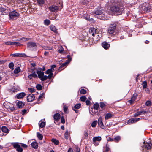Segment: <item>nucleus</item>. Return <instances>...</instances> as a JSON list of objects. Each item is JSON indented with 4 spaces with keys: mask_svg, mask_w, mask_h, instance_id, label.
Returning <instances> with one entry per match:
<instances>
[{
    "mask_svg": "<svg viewBox=\"0 0 152 152\" xmlns=\"http://www.w3.org/2000/svg\"><path fill=\"white\" fill-rule=\"evenodd\" d=\"M111 3L113 6L111 7L110 10L116 15H121L123 12L124 7L120 0H112Z\"/></svg>",
    "mask_w": 152,
    "mask_h": 152,
    "instance_id": "f257e3e1",
    "label": "nucleus"
},
{
    "mask_svg": "<svg viewBox=\"0 0 152 152\" xmlns=\"http://www.w3.org/2000/svg\"><path fill=\"white\" fill-rule=\"evenodd\" d=\"M94 13L97 15H99V18L101 20H106L108 18L107 17L106 15L104 10L102 8H98L96 9L94 12Z\"/></svg>",
    "mask_w": 152,
    "mask_h": 152,
    "instance_id": "f03ea898",
    "label": "nucleus"
},
{
    "mask_svg": "<svg viewBox=\"0 0 152 152\" xmlns=\"http://www.w3.org/2000/svg\"><path fill=\"white\" fill-rule=\"evenodd\" d=\"M19 16V14L15 11H12L9 13L10 19L12 20L15 19H17Z\"/></svg>",
    "mask_w": 152,
    "mask_h": 152,
    "instance_id": "7ed1b4c3",
    "label": "nucleus"
},
{
    "mask_svg": "<svg viewBox=\"0 0 152 152\" xmlns=\"http://www.w3.org/2000/svg\"><path fill=\"white\" fill-rule=\"evenodd\" d=\"M62 8V6H61V7H60L57 6L53 5L49 7V9L51 12H56L59 10H61Z\"/></svg>",
    "mask_w": 152,
    "mask_h": 152,
    "instance_id": "20e7f679",
    "label": "nucleus"
},
{
    "mask_svg": "<svg viewBox=\"0 0 152 152\" xmlns=\"http://www.w3.org/2000/svg\"><path fill=\"white\" fill-rule=\"evenodd\" d=\"M37 73L38 75V77L41 80L43 81L46 80L47 79V76L46 75H44V73L43 72L41 71H37Z\"/></svg>",
    "mask_w": 152,
    "mask_h": 152,
    "instance_id": "39448f33",
    "label": "nucleus"
},
{
    "mask_svg": "<svg viewBox=\"0 0 152 152\" xmlns=\"http://www.w3.org/2000/svg\"><path fill=\"white\" fill-rule=\"evenodd\" d=\"M3 106L7 109H9L11 111H13L15 110V108L12 106V104L10 103L6 102L3 104Z\"/></svg>",
    "mask_w": 152,
    "mask_h": 152,
    "instance_id": "423d86ee",
    "label": "nucleus"
},
{
    "mask_svg": "<svg viewBox=\"0 0 152 152\" xmlns=\"http://www.w3.org/2000/svg\"><path fill=\"white\" fill-rule=\"evenodd\" d=\"M27 46L31 50H33L36 48V44L34 42H29L28 43Z\"/></svg>",
    "mask_w": 152,
    "mask_h": 152,
    "instance_id": "0eeeda50",
    "label": "nucleus"
},
{
    "mask_svg": "<svg viewBox=\"0 0 152 152\" xmlns=\"http://www.w3.org/2000/svg\"><path fill=\"white\" fill-rule=\"evenodd\" d=\"M144 145L142 146V148L144 149H146L147 150H149L151 148V146L152 144L151 142H143Z\"/></svg>",
    "mask_w": 152,
    "mask_h": 152,
    "instance_id": "6e6552de",
    "label": "nucleus"
},
{
    "mask_svg": "<svg viewBox=\"0 0 152 152\" xmlns=\"http://www.w3.org/2000/svg\"><path fill=\"white\" fill-rule=\"evenodd\" d=\"M98 125L102 129H105V127L103 124L102 122V117H100L98 119V121L97 122Z\"/></svg>",
    "mask_w": 152,
    "mask_h": 152,
    "instance_id": "1a4fd4ad",
    "label": "nucleus"
},
{
    "mask_svg": "<svg viewBox=\"0 0 152 152\" xmlns=\"http://www.w3.org/2000/svg\"><path fill=\"white\" fill-rule=\"evenodd\" d=\"M14 147L16 149V150L18 152H22L23 149L20 145L18 143H15L13 145Z\"/></svg>",
    "mask_w": 152,
    "mask_h": 152,
    "instance_id": "9d476101",
    "label": "nucleus"
},
{
    "mask_svg": "<svg viewBox=\"0 0 152 152\" xmlns=\"http://www.w3.org/2000/svg\"><path fill=\"white\" fill-rule=\"evenodd\" d=\"M116 29V26H115L111 25L109 28L108 29V33L110 34L113 33Z\"/></svg>",
    "mask_w": 152,
    "mask_h": 152,
    "instance_id": "9b49d317",
    "label": "nucleus"
},
{
    "mask_svg": "<svg viewBox=\"0 0 152 152\" xmlns=\"http://www.w3.org/2000/svg\"><path fill=\"white\" fill-rule=\"evenodd\" d=\"M20 89L17 86H13L11 89H10L9 91L11 93H12L16 92L19 91Z\"/></svg>",
    "mask_w": 152,
    "mask_h": 152,
    "instance_id": "f8f14e48",
    "label": "nucleus"
},
{
    "mask_svg": "<svg viewBox=\"0 0 152 152\" xmlns=\"http://www.w3.org/2000/svg\"><path fill=\"white\" fill-rule=\"evenodd\" d=\"M35 98L34 95L32 94H31L28 96L27 99L28 102H31L34 100Z\"/></svg>",
    "mask_w": 152,
    "mask_h": 152,
    "instance_id": "ddd939ff",
    "label": "nucleus"
},
{
    "mask_svg": "<svg viewBox=\"0 0 152 152\" xmlns=\"http://www.w3.org/2000/svg\"><path fill=\"white\" fill-rule=\"evenodd\" d=\"M96 30L95 28H91L89 30V33L91 34L93 36H95L96 34Z\"/></svg>",
    "mask_w": 152,
    "mask_h": 152,
    "instance_id": "4468645a",
    "label": "nucleus"
},
{
    "mask_svg": "<svg viewBox=\"0 0 152 152\" xmlns=\"http://www.w3.org/2000/svg\"><path fill=\"white\" fill-rule=\"evenodd\" d=\"M26 95V94L24 92H22L17 94L16 95V97L18 99L23 98Z\"/></svg>",
    "mask_w": 152,
    "mask_h": 152,
    "instance_id": "2eb2a0df",
    "label": "nucleus"
},
{
    "mask_svg": "<svg viewBox=\"0 0 152 152\" xmlns=\"http://www.w3.org/2000/svg\"><path fill=\"white\" fill-rule=\"evenodd\" d=\"M103 48L105 49H107L109 48L110 46V45L105 42H104L102 45Z\"/></svg>",
    "mask_w": 152,
    "mask_h": 152,
    "instance_id": "dca6fc26",
    "label": "nucleus"
},
{
    "mask_svg": "<svg viewBox=\"0 0 152 152\" xmlns=\"http://www.w3.org/2000/svg\"><path fill=\"white\" fill-rule=\"evenodd\" d=\"M1 130L3 132L8 133L9 132L8 129L5 126H3L1 127Z\"/></svg>",
    "mask_w": 152,
    "mask_h": 152,
    "instance_id": "f3484780",
    "label": "nucleus"
},
{
    "mask_svg": "<svg viewBox=\"0 0 152 152\" xmlns=\"http://www.w3.org/2000/svg\"><path fill=\"white\" fill-rule=\"evenodd\" d=\"M37 77V74L35 72L31 74L28 75V77L30 79H32L33 77L36 78Z\"/></svg>",
    "mask_w": 152,
    "mask_h": 152,
    "instance_id": "a211bd4d",
    "label": "nucleus"
},
{
    "mask_svg": "<svg viewBox=\"0 0 152 152\" xmlns=\"http://www.w3.org/2000/svg\"><path fill=\"white\" fill-rule=\"evenodd\" d=\"M101 140V137H96L93 138V141L94 143H95L96 141H100Z\"/></svg>",
    "mask_w": 152,
    "mask_h": 152,
    "instance_id": "6ab92c4d",
    "label": "nucleus"
},
{
    "mask_svg": "<svg viewBox=\"0 0 152 152\" xmlns=\"http://www.w3.org/2000/svg\"><path fill=\"white\" fill-rule=\"evenodd\" d=\"M24 105V104L21 101H19L17 104V107L19 108H22Z\"/></svg>",
    "mask_w": 152,
    "mask_h": 152,
    "instance_id": "aec40b11",
    "label": "nucleus"
},
{
    "mask_svg": "<svg viewBox=\"0 0 152 152\" xmlns=\"http://www.w3.org/2000/svg\"><path fill=\"white\" fill-rule=\"evenodd\" d=\"M23 54L20 53H15L11 55V56L13 57H23Z\"/></svg>",
    "mask_w": 152,
    "mask_h": 152,
    "instance_id": "412c9836",
    "label": "nucleus"
},
{
    "mask_svg": "<svg viewBox=\"0 0 152 152\" xmlns=\"http://www.w3.org/2000/svg\"><path fill=\"white\" fill-rule=\"evenodd\" d=\"M32 147L34 149H37L38 148V144L36 142H33L31 144Z\"/></svg>",
    "mask_w": 152,
    "mask_h": 152,
    "instance_id": "4be33fe9",
    "label": "nucleus"
},
{
    "mask_svg": "<svg viewBox=\"0 0 152 152\" xmlns=\"http://www.w3.org/2000/svg\"><path fill=\"white\" fill-rule=\"evenodd\" d=\"M60 118V115L58 113H56L55 114L54 116V118L56 121L58 120Z\"/></svg>",
    "mask_w": 152,
    "mask_h": 152,
    "instance_id": "5701e85b",
    "label": "nucleus"
},
{
    "mask_svg": "<svg viewBox=\"0 0 152 152\" xmlns=\"http://www.w3.org/2000/svg\"><path fill=\"white\" fill-rule=\"evenodd\" d=\"M39 126L41 128H43L45 125V122L43 121H40L39 123Z\"/></svg>",
    "mask_w": 152,
    "mask_h": 152,
    "instance_id": "b1692460",
    "label": "nucleus"
},
{
    "mask_svg": "<svg viewBox=\"0 0 152 152\" xmlns=\"http://www.w3.org/2000/svg\"><path fill=\"white\" fill-rule=\"evenodd\" d=\"M112 116V115L110 113H108L106 114L105 118L106 120H107L110 118Z\"/></svg>",
    "mask_w": 152,
    "mask_h": 152,
    "instance_id": "393cba45",
    "label": "nucleus"
},
{
    "mask_svg": "<svg viewBox=\"0 0 152 152\" xmlns=\"http://www.w3.org/2000/svg\"><path fill=\"white\" fill-rule=\"evenodd\" d=\"M44 24L46 26H48L50 23V22L48 19H46L44 21Z\"/></svg>",
    "mask_w": 152,
    "mask_h": 152,
    "instance_id": "a878e982",
    "label": "nucleus"
},
{
    "mask_svg": "<svg viewBox=\"0 0 152 152\" xmlns=\"http://www.w3.org/2000/svg\"><path fill=\"white\" fill-rule=\"evenodd\" d=\"M20 71V68L18 67H17L14 70V73L15 74H17Z\"/></svg>",
    "mask_w": 152,
    "mask_h": 152,
    "instance_id": "bb28decb",
    "label": "nucleus"
},
{
    "mask_svg": "<svg viewBox=\"0 0 152 152\" xmlns=\"http://www.w3.org/2000/svg\"><path fill=\"white\" fill-rule=\"evenodd\" d=\"M95 36H96L97 37L96 40L98 41L99 40L100 38L102 37V35L101 33L98 34L96 33Z\"/></svg>",
    "mask_w": 152,
    "mask_h": 152,
    "instance_id": "cd10ccee",
    "label": "nucleus"
},
{
    "mask_svg": "<svg viewBox=\"0 0 152 152\" xmlns=\"http://www.w3.org/2000/svg\"><path fill=\"white\" fill-rule=\"evenodd\" d=\"M50 29L52 31L55 32H56L57 30L56 27L54 26H50Z\"/></svg>",
    "mask_w": 152,
    "mask_h": 152,
    "instance_id": "c85d7f7f",
    "label": "nucleus"
},
{
    "mask_svg": "<svg viewBox=\"0 0 152 152\" xmlns=\"http://www.w3.org/2000/svg\"><path fill=\"white\" fill-rule=\"evenodd\" d=\"M51 141L56 145H58L59 143L58 141L56 140V139H52L51 140Z\"/></svg>",
    "mask_w": 152,
    "mask_h": 152,
    "instance_id": "c756f323",
    "label": "nucleus"
},
{
    "mask_svg": "<svg viewBox=\"0 0 152 152\" xmlns=\"http://www.w3.org/2000/svg\"><path fill=\"white\" fill-rule=\"evenodd\" d=\"M37 136L38 138L40 140H42L43 138L42 135L39 133L37 132Z\"/></svg>",
    "mask_w": 152,
    "mask_h": 152,
    "instance_id": "7c9ffc66",
    "label": "nucleus"
},
{
    "mask_svg": "<svg viewBox=\"0 0 152 152\" xmlns=\"http://www.w3.org/2000/svg\"><path fill=\"white\" fill-rule=\"evenodd\" d=\"M45 0H37V2L39 5H41L44 4Z\"/></svg>",
    "mask_w": 152,
    "mask_h": 152,
    "instance_id": "2f4dec72",
    "label": "nucleus"
},
{
    "mask_svg": "<svg viewBox=\"0 0 152 152\" xmlns=\"http://www.w3.org/2000/svg\"><path fill=\"white\" fill-rule=\"evenodd\" d=\"M97 124V121H94L91 124V126L93 127H95Z\"/></svg>",
    "mask_w": 152,
    "mask_h": 152,
    "instance_id": "473e14b6",
    "label": "nucleus"
},
{
    "mask_svg": "<svg viewBox=\"0 0 152 152\" xmlns=\"http://www.w3.org/2000/svg\"><path fill=\"white\" fill-rule=\"evenodd\" d=\"M120 137L119 136H117L113 139L114 140V141L116 142H118L120 140Z\"/></svg>",
    "mask_w": 152,
    "mask_h": 152,
    "instance_id": "72a5a7b5",
    "label": "nucleus"
},
{
    "mask_svg": "<svg viewBox=\"0 0 152 152\" xmlns=\"http://www.w3.org/2000/svg\"><path fill=\"white\" fill-rule=\"evenodd\" d=\"M14 64L12 62L10 63L9 65V67L11 69L13 70L14 69Z\"/></svg>",
    "mask_w": 152,
    "mask_h": 152,
    "instance_id": "f704fd0d",
    "label": "nucleus"
},
{
    "mask_svg": "<svg viewBox=\"0 0 152 152\" xmlns=\"http://www.w3.org/2000/svg\"><path fill=\"white\" fill-rule=\"evenodd\" d=\"M58 51L60 53L63 54L64 52V49L62 47H61L58 50Z\"/></svg>",
    "mask_w": 152,
    "mask_h": 152,
    "instance_id": "c9c22d12",
    "label": "nucleus"
},
{
    "mask_svg": "<svg viewBox=\"0 0 152 152\" xmlns=\"http://www.w3.org/2000/svg\"><path fill=\"white\" fill-rule=\"evenodd\" d=\"M81 106V104L79 103L77 104L74 106V108L76 109H79Z\"/></svg>",
    "mask_w": 152,
    "mask_h": 152,
    "instance_id": "e433bc0d",
    "label": "nucleus"
},
{
    "mask_svg": "<svg viewBox=\"0 0 152 152\" xmlns=\"http://www.w3.org/2000/svg\"><path fill=\"white\" fill-rule=\"evenodd\" d=\"M68 64V62H66L64 63H63L59 68V69H60L61 68H62L63 67L66 66Z\"/></svg>",
    "mask_w": 152,
    "mask_h": 152,
    "instance_id": "4c0bfd02",
    "label": "nucleus"
},
{
    "mask_svg": "<svg viewBox=\"0 0 152 152\" xmlns=\"http://www.w3.org/2000/svg\"><path fill=\"white\" fill-rule=\"evenodd\" d=\"M136 98L134 97H132L131 99L129 100V101L131 104H132L135 101Z\"/></svg>",
    "mask_w": 152,
    "mask_h": 152,
    "instance_id": "58836bf2",
    "label": "nucleus"
},
{
    "mask_svg": "<svg viewBox=\"0 0 152 152\" xmlns=\"http://www.w3.org/2000/svg\"><path fill=\"white\" fill-rule=\"evenodd\" d=\"M69 137V132L68 131H66L64 134V137L65 139H67Z\"/></svg>",
    "mask_w": 152,
    "mask_h": 152,
    "instance_id": "ea45409f",
    "label": "nucleus"
},
{
    "mask_svg": "<svg viewBox=\"0 0 152 152\" xmlns=\"http://www.w3.org/2000/svg\"><path fill=\"white\" fill-rule=\"evenodd\" d=\"M14 42H12L11 41L6 42H5V44L8 45H14Z\"/></svg>",
    "mask_w": 152,
    "mask_h": 152,
    "instance_id": "a19ab883",
    "label": "nucleus"
},
{
    "mask_svg": "<svg viewBox=\"0 0 152 152\" xmlns=\"http://www.w3.org/2000/svg\"><path fill=\"white\" fill-rule=\"evenodd\" d=\"M134 123L135 122H134V118H132V119H130L128 121V123L129 124H131L133 123Z\"/></svg>",
    "mask_w": 152,
    "mask_h": 152,
    "instance_id": "79ce46f5",
    "label": "nucleus"
},
{
    "mask_svg": "<svg viewBox=\"0 0 152 152\" xmlns=\"http://www.w3.org/2000/svg\"><path fill=\"white\" fill-rule=\"evenodd\" d=\"M99 104L98 103H96L94 105V107L95 109L97 110L99 107Z\"/></svg>",
    "mask_w": 152,
    "mask_h": 152,
    "instance_id": "37998d69",
    "label": "nucleus"
},
{
    "mask_svg": "<svg viewBox=\"0 0 152 152\" xmlns=\"http://www.w3.org/2000/svg\"><path fill=\"white\" fill-rule=\"evenodd\" d=\"M52 72L53 71L51 70V69H49L46 71L45 72V73L47 74H53L52 73Z\"/></svg>",
    "mask_w": 152,
    "mask_h": 152,
    "instance_id": "c03bdc74",
    "label": "nucleus"
},
{
    "mask_svg": "<svg viewBox=\"0 0 152 152\" xmlns=\"http://www.w3.org/2000/svg\"><path fill=\"white\" fill-rule=\"evenodd\" d=\"M31 39L30 38H25L24 37L20 39L22 41H28L31 40Z\"/></svg>",
    "mask_w": 152,
    "mask_h": 152,
    "instance_id": "a18cd8bd",
    "label": "nucleus"
},
{
    "mask_svg": "<svg viewBox=\"0 0 152 152\" xmlns=\"http://www.w3.org/2000/svg\"><path fill=\"white\" fill-rule=\"evenodd\" d=\"M80 93L81 94H86V91L84 89H82L80 91Z\"/></svg>",
    "mask_w": 152,
    "mask_h": 152,
    "instance_id": "49530a36",
    "label": "nucleus"
},
{
    "mask_svg": "<svg viewBox=\"0 0 152 152\" xmlns=\"http://www.w3.org/2000/svg\"><path fill=\"white\" fill-rule=\"evenodd\" d=\"M36 88L38 90H41L42 89V86L41 85L38 84L37 85Z\"/></svg>",
    "mask_w": 152,
    "mask_h": 152,
    "instance_id": "de8ad7c7",
    "label": "nucleus"
},
{
    "mask_svg": "<svg viewBox=\"0 0 152 152\" xmlns=\"http://www.w3.org/2000/svg\"><path fill=\"white\" fill-rule=\"evenodd\" d=\"M86 97L84 96H82L80 98V100L83 102L85 101L86 100Z\"/></svg>",
    "mask_w": 152,
    "mask_h": 152,
    "instance_id": "09e8293b",
    "label": "nucleus"
},
{
    "mask_svg": "<svg viewBox=\"0 0 152 152\" xmlns=\"http://www.w3.org/2000/svg\"><path fill=\"white\" fill-rule=\"evenodd\" d=\"M151 102L149 101H147L146 102L145 104L147 106H150L151 105Z\"/></svg>",
    "mask_w": 152,
    "mask_h": 152,
    "instance_id": "8fccbe9b",
    "label": "nucleus"
},
{
    "mask_svg": "<svg viewBox=\"0 0 152 152\" xmlns=\"http://www.w3.org/2000/svg\"><path fill=\"white\" fill-rule=\"evenodd\" d=\"M5 10V9L2 7L0 8V14H2V12L4 11Z\"/></svg>",
    "mask_w": 152,
    "mask_h": 152,
    "instance_id": "3c124183",
    "label": "nucleus"
},
{
    "mask_svg": "<svg viewBox=\"0 0 152 152\" xmlns=\"http://www.w3.org/2000/svg\"><path fill=\"white\" fill-rule=\"evenodd\" d=\"M143 88H145L147 87V83L146 81H145L143 82Z\"/></svg>",
    "mask_w": 152,
    "mask_h": 152,
    "instance_id": "603ef678",
    "label": "nucleus"
},
{
    "mask_svg": "<svg viewBox=\"0 0 152 152\" xmlns=\"http://www.w3.org/2000/svg\"><path fill=\"white\" fill-rule=\"evenodd\" d=\"M28 90L31 92H33L35 91V90L33 88H29Z\"/></svg>",
    "mask_w": 152,
    "mask_h": 152,
    "instance_id": "864d4df0",
    "label": "nucleus"
},
{
    "mask_svg": "<svg viewBox=\"0 0 152 152\" xmlns=\"http://www.w3.org/2000/svg\"><path fill=\"white\" fill-rule=\"evenodd\" d=\"M140 115V113L139 111L137 112L136 113H135L134 115V116L137 117L139 115Z\"/></svg>",
    "mask_w": 152,
    "mask_h": 152,
    "instance_id": "5fc2aeb1",
    "label": "nucleus"
},
{
    "mask_svg": "<svg viewBox=\"0 0 152 152\" xmlns=\"http://www.w3.org/2000/svg\"><path fill=\"white\" fill-rule=\"evenodd\" d=\"M61 122L62 123H65V119L63 117H62L61 118Z\"/></svg>",
    "mask_w": 152,
    "mask_h": 152,
    "instance_id": "6e6d98bb",
    "label": "nucleus"
},
{
    "mask_svg": "<svg viewBox=\"0 0 152 152\" xmlns=\"http://www.w3.org/2000/svg\"><path fill=\"white\" fill-rule=\"evenodd\" d=\"M100 106L102 108H103V107H104L105 105V104L102 102H101L100 103Z\"/></svg>",
    "mask_w": 152,
    "mask_h": 152,
    "instance_id": "4d7b16f0",
    "label": "nucleus"
},
{
    "mask_svg": "<svg viewBox=\"0 0 152 152\" xmlns=\"http://www.w3.org/2000/svg\"><path fill=\"white\" fill-rule=\"evenodd\" d=\"M107 141H114V140L113 139H112L110 137H109L107 138Z\"/></svg>",
    "mask_w": 152,
    "mask_h": 152,
    "instance_id": "13d9d810",
    "label": "nucleus"
},
{
    "mask_svg": "<svg viewBox=\"0 0 152 152\" xmlns=\"http://www.w3.org/2000/svg\"><path fill=\"white\" fill-rule=\"evenodd\" d=\"M134 122L135 123L137 122L138 121H139L140 119V118H134Z\"/></svg>",
    "mask_w": 152,
    "mask_h": 152,
    "instance_id": "bf43d9fd",
    "label": "nucleus"
},
{
    "mask_svg": "<svg viewBox=\"0 0 152 152\" xmlns=\"http://www.w3.org/2000/svg\"><path fill=\"white\" fill-rule=\"evenodd\" d=\"M21 146H22L23 148H26L27 147H28L27 145H26L25 144L22 143H21Z\"/></svg>",
    "mask_w": 152,
    "mask_h": 152,
    "instance_id": "052dcab7",
    "label": "nucleus"
},
{
    "mask_svg": "<svg viewBox=\"0 0 152 152\" xmlns=\"http://www.w3.org/2000/svg\"><path fill=\"white\" fill-rule=\"evenodd\" d=\"M80 152V148L78 147H76V150L75 151V152Z\"/></svg>",
    "mask_w": 152,
    "mask_h": 152,
    "instance_id": "680f3d73",
    "label": "nucleus"
},
{
    "mask_svg": "<svg viewBox=\"0 0 152 152\" xmlns=\"http://www.w3.org/2000/svg\"><path fill=\"white\" fill-rule=\"evenodd\" d=\"M110 148L107 146H106V150L105 151V152H109L110 151Z\"/></svg>",
    "mask_w": 152,
    "mask_h": 152,
    "instance_id": "e2e57ef3",
    "label": "nucleus"
},
{
    "mask_svg": "<svg viewBox=\"0 0 152 152\" xmlns=\"http://www.w3.org/2000/svg\"><path fill=\"white\" fill-rule=\"evenodd\" d=\"M56 67V66L55 65H52L51 66V68L50 69H51V70H52V71L54 70V69Z\"/></svg>",
    "mask_w": 152,
    "mask_h": 152,
    "instance_id": "0e129e2a",
    "label": "nucleus"
},
{
    "mask_svg": "<svg viewBox=\"0 0 152 152\" xmlns=\"http://www.w3.org/2000/svg\"><path fill=\"white\" fill-rule=\"evenodd\" d=\"M49 75L47 76V78H48L49 79H50L53 76V74H50Z\"/></svg>",
    "mask_w": 152,
    "mask_h": 152,
    "instance_id": "69168bd1",
    "label": "nucleus"
},
{
    "mask_svg": "<svg viewBox=\"0 0 152 152\" xmlns=\"http://www.w3.org/2000/svg\"><path fill=\"white\" fill-rule=\"evenodd\" d=\"M67 109V107L66 106H64V110L65 112H66Z\"/></svg>",
    "mask_w": 152,
    "mask_h": 152,
    "instance_id": "338daca9",
    "label": "nucleus"
},
{
    "mask_svg": "<svg viewBox=\"0 0 152 152\" xmlns=\"http://www.w3.org/2000/svg\"><path fill=\"white\" fill-rule=\"evenodd\" d=\"M90 103V102L89 100H86V104L87 105H89Z\"/></svg>",
    "mask_w": 152,
    "mask_h": 152,
    "instance_id": "774afa93",
    "label": "nucleus"
}]
</instances>
